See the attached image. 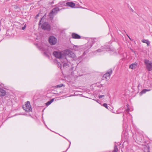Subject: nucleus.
Wrapping results in <instances>:
<instances>
[{
	"mask_svg": "<svg viewBox=\"0 0 152 152\" xmlns=\"http://www.w3.org/2000/svg\"><path fill=\"white\" fill-rule=\"evenodd\" d=\"M6 92L4 90L0 88V96H3L5 95Z\"/></svg>",
	"mask_w": 152,
	"mask_h": 152,
	"instance_id": "12",
	"label": "nucleus"
},
{
	"mask_svg": "<svg viewBox=\"0 0 152 152\" xmlns=\"http://www.w3.org/2000/svg\"><path fill=\"white\" fill-rule=\"evenodd\" d=\"M59 10V9L58 7L53 9L49 14L50 18H52L53 16L56 15Z\"/></svg>",
	"mask_w": 152,
	"mask_h": 152,
	"instance_id": "4",
	"label": "nucleus"
},
{
	"mask_svg": "<svg viewBox=\"0 0 152 152\" xmlns=\"http://www.w3.org/2000/svg\"><path fill=\"white\" fill-rule=\"evenodd\" d=\"M51 103V102L50 101L48 102L47 103H46V105L47 106H48L50 105Z\"/></svg>",
	"mask_w": 152,
	"mask_h": 152,
	"instance_id": "20",
	"label": "nucleus"
},
{
	"mask_svg": "<svg viewBox=\"0 0 152 152\" xmlns=\"http://www.w3.org/2000/svg\"><path fill=\"white\" fill-rule=\"evenodd\" d=\"M64 57H65L66 56H68L69 57L71 58H74L75 56V54L71 51L67 49L64 50Z\"/></svg>",
	"mask_w": 152,
	"mask_h": 152,
	"instance_id": "3",
	"label": "nucleus"
},
{
	"mask_svg": "<svg viewBox=\"0 0 152 152\" xmlns=\"http://www.w3.org/2000/svg\"><path fill=\"white\" fill-rule=\"evenodd\" d=\"M150 91V89H143L142 91L140 92V93L141 94H144L147 91Z\"/></svg>",
	"mask_w": 152,
	"mask_h": 152,
	"instance_id": "14",
	"label": "nucleus"
},
{
	"mask_svg": "<svg viewBox=\"0 0 152 152\" xmlns=\"http://www.w3.org/2000/svg\"><path fill=\"white\" fill-rule=\"evenodd\" d=\"M144 152H150L149 148H145Z\"/></svg>",
	"mask_w": 152,
	"mask_h": 152,
	"instance_id": "17",
	"label": "nucleus"
},
{
	"mask_svg": "<svg viewBox=\"0 0 152 152\" xmlns=\"http://www.w3.org/2000/svg\"><path fill=\"white\" fill-rule=\"evenodd\" d=\"M23 108L24 110L26 111H30L31 110V108L29 102L27 101L25 105L23 107Z\"/></svg>",
	"mask_w": 152,
	"mask_h": 152,
	"instance_id": "6",
	"label": "nucleus"
},
{
	"mask_svg": "<svg viewBox=\"0 0 152 152\" xmlns=\"http://www.w3.org/2000/svg\"><path fill=\"white\" fill-rule=\"evenodd\" d=\"M145 64L146 66L147 69L148 71L152 70V63L148 60L146 59L144 61Z\"/></svg>",
	"mask_w": 152,
	"mask_h": 152,
	"instance_id": "2",
	"label": "nucleus"
},
{
	"mask_svg": "<svg viewBox=\"0 0 152 152\" xmlns=\"http://www.w3.org/2000/svg\"><path fill=\"white\" fill-rule=\"evenodd\" d=\"M137 63H133L130 65L129 66V68L131 69H135L137 67Z\"/></svg>",
	"mask_w": 152,
	"mask_h": 152,
	"instance_id": "11",
	"label": "nucleus"
},
{
	"mask_svg": "<svg viewBox=\"0 0 152 152\" xmlns=\"http://www.w3.org/2000/svg\"><path fill=\"white\" fill-rule=\"evenodd\" d=\"M54 99H51V100L50 101L52 103L54 101Z\"/></svg>",
	"mask_w": 152,
	"mask_h": 152,
	"instance_id": "23",
	"label": "nucleus"
},
{
	"mask_svg": "<svg viewBox=\"0 0 152 152\" xmlns=\"http://www.w3.org/2000/svg\"><path fill=\"white\" fill-rule=\"evenodd\" d=\"M128 105H127V107H128Z\"/></svg>",
	"mask_w": 152,
	"mask_h": 152,
	"instance_id": "29",
	"label": "nucleus"
},
{
	"mask_svg": "<svg viewBox=\"0 0 152 152\" xmlns=\"http://www.w3.org/2000/svg\"><path fill=\"white\" fill-rule=\"evenodd\" d=\"M66 6L70 7L72 8H75V4L74 2H68L66 3Z\"/></svg>",
	"mask_w": 152,
	"mask_h": 152,
	"instance_id": "9",
	"label": "nucleus"
},
{
	"mask_svg": "<svg viewBox=\"0 0 152 152\" xmlns=\"http://www.w3.org/2000/svg\"><path fill=\"white\" fill-rule=\"evenodd\" d=\"M104 95H100L99 96V98H100V99L102 97H104Z\"/></svg>",
	"mask_w": 152,
	"mask_h": 152,
	"instance_id": "22",
	"label": "nucleus"
},
{
	"mask_svg": "<svg viewBox=\"0 0 152 152\" xmlns=\"http://www.w3.org/2000/svg\"><path fill=\"white\" fill-rule=\"evenodd\" d=\"M41 22V20H40V21H39V25H40V24H41V23H40Z\"/></svg>",
	"mask_w": 152,
	"mask_h": 152,
	"instance_id": "25",
	"label": "nucleus"
},
{
	"mask_svg": "<svg viewBox=\"0 0 152 152\" xmlns=\"http://www.w3.org/2000/svg\"><path fill=\"white\" fill-rule=\"evenodd\" d=\"M42 28L44 30L50 31V25L47 23H45L42 25Z\"/></svg>",
	"mask_w": 152,
	"mask_h": 152,
	"instance_id": "7",
	"label": "nucleus"
},
{
	"mask_svg": "<svg viewBox=\"0 0 152 152\" xmlns=\"http://www.w3.org/2000/svg\"><path fill=\"white\" fill-rule=\"evenodd\" d=\"M66 65V64H65V63L64 64H63V66H64Z\"/></svg>",
	"mask_w": 152,
	"mask_h": 152,
	"instance_id": "24",
	"label": "nucleus"
},
{
	"mask_svg": "<svg viewBox=\"0 0 152 152\" xmlns=\"http://www.w3.org/2000/svg\"><path fill=\"white\" fill-rule=\"evenodd\" d=\"M80 8H83V9H85V8H83V7H80Z\"/></svg>",
	"mask_w": 152,
	"mask_h": 152,
	"instance_id": "27",
	"label": "nucleus"
},
{
	"mask_svg": "<svg viewBox=\"0 0 152 152\" xmlns=\"http://www.w3.org/2000/svg\"><path fill=\"white\" fill-rule=\"evenodd\" d=\"M129 110V109H127V110H126V111L127 112H128Z\"/></svg>",
	"mask_w": 152,
	"mask_h": 152,
	"instance_id": "26",
	"label": "nucleus"
},
{
	"mask_svg": "<svg viewBox=\"0 0 152 152\" xmlns=\"http://www.w3.org/2000/svg\"><path fill=\"white\" fill-rule=\"evenodd\" d=\"M72 38L74 39H80L81 38L80 36L75 33H73L72 34Z\"/></svg>",
	"mask_w": 152,
	"mask_h": 152,
	"instance_id": "10",
	"label": "nucleus"
},
{
	"mask_svg": "<svg viewBox=\"0 0 152 152\" xmlns=\"http://www.w3.org/2000/svg\"><path fill=\"white\" fill-rule=\"evenodd\" d=\"M38 16H39V15L38 14L37 15L36 17H37Z\"/></svg>",
	"mask_w": 152,
	"mask_h": 152,
	"instance_id": "28",
	"label": "nucleus"
},
{
	"mask_svg": "<svg viewBox=\"0 0 152 152\" xmlns=\"http://www.w3.org/2000/svg\"><path fill=\"white\" fill-rule=\"evenodd\" d=\"M141 41L142 42L146 43L147 44V46H148L150 43V42L147 39H142Z\"/></svg>",
	"mask_w": 152,
	"mask_h": 152,
	"instance_id": "13",
	"label": "nucleus"
},
{
	"mask_svg": "<svg viewBox=\"0 0 152 152\" xmlns=\"http://www.w3.org/2000/svg\"><path fill=\"white\" fill-rule=\"evenodd\" d=\"M103 105L104 107H106V108L108 109V106L107 105V104L106 103H104L103 104Z\"/></svg>",
	"mask_w": 152,
	"mask_h": 152,
	"instance_id": "19",
	"label": "nucleus"
},
{
	"mask_svg": "<svg viewBox=\"0 0 152 152\" xmlns=\"http://www.w3.org/2000/svg\"><path fill=\"white\" fill-rule=\"evenodd\" d=\"M64 51H55L53 53V55L56 58L60 59L62 63L66 62L67 60L66 57H64Z\"/></svg>",
	"mask_w": 152,
	"mask_h": 152,
	"instance_id": "1",
	"label": "nucleus"
},
{
	"mask_svg": "<svg viewBox=\"0 0 152 152\" xmlns=\"http://www.w3.org/2000/svg\"><path fill=\"white\" fill-rule=\"evenodd\" d=\"M112 70L107 72L103 76V77H104L107 80L110 78V76L112 73Z\"/></svg>",
	"mask_w": 152,
	"mask_h": 152,
	"instance_id": "8",
	"label": "nucleus"
},
{
	"mask_svg": "<svg viewBox=\"0 0 152 152\" xmlns=\"http://www.w3.org/2000/svg\"><path fill=\"white\" fill-rule=\"evenodd\" d=\"M26 27V25H25V26L22 28V30H24L25 29Z\"/></svg>",
	"mask_w": 152,
	"mask_h": 152,
	"instance_id": "21",
	"label": "nucleus"
},
{
	"mask_svg": "<svg viewBox=\"0 0 152 152\" xmlns=\"http://www.w3.org/2000/svg\"><path fill=\"white\" fill-rule=\"evenodd\" d=\"M50 43L52 45H55L57 42V39L53 36H51L49 37V40Z\"/></svg>",
	"mask_w": 152,
	"mask_h": 152,
	"instance_id": "5",
	"label": "nucleus"
},
{
	"mask_svg": "<svg viewBox=\"0 0 152 152\" xmlns=\"http://www.w3.org/2000/svg\"><path fill=\"white\" fill-rule=\"evenodd\" d=\"M63 86V84H60V85H57L56 86V88H60L62 87Z\"/></svg>",
	"mask_w": 152,
	"mask_h": 152,
	"instance_id": "18",
	"label": "nucleus"
},
{
	"mask_svg": "<svg viewBox=\"0 0 152 152\" xmlns=\"http://www.w3.org/2000/svg\"><path fill=\"white\" fill-rule=\"evenodd\" d=\"M118 151V149L117 147V146L116 145H115L114 149L113 151V152H117Z\"/></svg>",
	"mask_w": 152,
	"mask_h": 152,
	"instance_id": "16",
	"label": "nucleus"
},
{
	"mask_svg": "<svg viewBox=\"0 0 152 152\" xmlns=\"http://www.w3.org/2000/svg\"><path fill=\"white\" fill-rule=\"evenodd\" d=\"M104 49H103V48H101L100 49H99L97 50L96 51V52H102L103 51H104Z\"/></svg>",
	"mask_w": 152,
	"mask_h": 152,
	"instance_id": "15",
	"label": "nucleus"
}]
</instances>
